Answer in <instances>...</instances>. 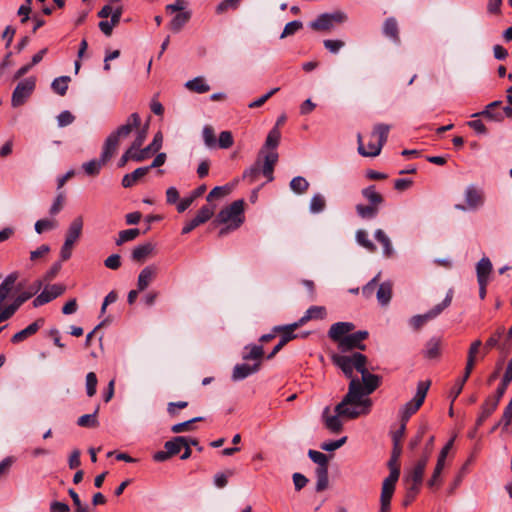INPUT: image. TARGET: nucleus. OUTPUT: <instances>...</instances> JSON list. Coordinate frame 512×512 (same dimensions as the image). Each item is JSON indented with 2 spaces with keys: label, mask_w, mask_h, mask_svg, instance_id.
Wrapping results in <instances>:
<instances>
[{
  "label": "nucleus",
  "mask_w": 512,
  "mask_h": 512,
  "mask_svg": "<svg viewBox=\"0 0 512 512\" xmlns=\"http://www.w3.org/2000/svg\"><path fill=\"white\" fill-rule=\"evenodd\" d=\"M302 27H303V24L299 20H294V21L287 23L283 29V32H282L280 38H285V37L295 34Z\"/></svg>",
  "instance_id": "nucleus-56"
},
{
  "label": "nucleus",
  "mask_w": 512,
  "mask_h": 512,
  "mask_svg": "<svg viewBox=\"0 0 512 512\" xmlns=\"http://www.w3.org/2000/svg\"><path fill=\"white\" fill-rule=\"evenodd\" d=\"M154 249L155 246L150 242L138 245L133 249L131 259L135 262L143 263L152 255Z\"/></svg>",
  "instance_id": "nucleus-21"
},
{
  "label": "nucleus",
  "mask_w": 512,
  "mask_h": 512,
  "mask_svg": "<svg viewBox=\"0 0 512 512\" xmlns=\"http://www.w3.org/2000/svg\"><path fill=\"white\" fill-rule=\"evenodd\" d=\"M355 328V325L351 322H337L331 325L328 336L337 344L346 337Z\"/></svg>",
  "instance_id": "nucleus-13"
},
{
  "label": "nucleus",
  "mask_w": 512,
  "mask_h": 512,
  "mask_svg": "<svg viewBox=\"0 0 512 512\" xmlns=\"http://www.w3.org/2000/svg\"><path fill=\"white\" fill-rule=\"evenodd\" d=\"M390 127L386 124H377L371 135L370 140L365 148L362 142L361 134H358V152L365 157H376L380 154L383 145L386 143L388 138Z\"/></svg>",
  "instance_id": "nucleus-5"
},
{
  "label": "nucleus",
  "mask_w": 512,
  "mask_h": 512,
  "mask_svg": "<svg viewBox=\"0 0 512 512\" xmlns=\"http://www.w3.org/2000/svg\"><path fill=\"white\" fill-rule=\"evenodd\" d=\"M325 207H326L325 197L320 193L313 195V197L311 198V201H310V205H309L310 212L313 214L320 213L325 209Z\"/></svg>",
  "instance_id": "nucleus-46"
},
{
  "label": "nucleus",
  "mask_w": 512,
  "mask_h": 512,
  "mask_svg": "<svg viewBox=\"0 0 512 512\" xmlns=\"http://www.w3.org/2000/svg\"><path fill=\"white\" fill-rule=\"evenodd\" d=\"M234 474L233 470L217 473L214 476V484L218 488H224L228 483V478Z\"/></svg>",
  "instance_id": "nucleus-62"
},
{
  "label": "nucleus",
  "mask_w": 512,
  "mask_h": 512,
  "mask_svg": "<svg viewBox=\"0 0 512 512\" xmlns=\"http://www.w3.org/2000/svg\"><path fill=\"white\" fill-rule=\"evenodd\" d=\"M74 120H75L74 115L68 110L62 111L57 116V122H58L59 127L68 126V125L72 124L74 122Z\"/></svg>",
  "instance_id": "nucleus-63"
},
{
  "label": "nucleus",
  "mask_w": 512,
  "mask_h": 512,
  "mask_svg": "<svg viewBox=\"0 0 512 512\" xmlns=\"http://www.w3.org/2000/svg\"><path fill=\"white\" fill-rule=\"evenodd\" d=\"M308 456L318 465L317 468H328V457L324 453L316 450H309Z\"/></svg>",
  "instance_id": "nucleus-48"
},
{
  "label": "nucleus",
  "mask_w": 512,
  "mask_h": 512,
  "mask_svg": "<svg viewBox=\"0 0 512 512\" xmlns=\"http://www.w3.org/2000/svg\"><path fill=\"white\" fill-rule=\"evenodd\" d=\"M203 418L202 417H195L193 419H190L188 421H185V422H182V423H178V424H175L171 427V431L173 433H181V432H185V431H190L193 429V423L195 422H198V421H202Z\"/></svg>",
  "instance_id": "nucleus-54"
},
{
  "label": "nucleus",
  "mask_w": 512,
  "mask_h": 512,
  "mask_svg": "<svg viewBox=\"0 0 512 512\" xmlns=\"http://www.w3.org/2000/svg\"><path fill=\"white\" fill-rule=\"evenodd\" d=\"M98 408L92 414H85L78 418L77 424L80 427H96L98 425L97 415Z\"/></svg>",
  "instance_id": "nucleus-50"
},
{
  "label": "nucleus",
  "mask_w": 512,
  "mask_h": 512,
  "mask_svg": "<svg viewBox=\"0 0 512 512\" xmlns=\"http://www.w3.org/2000/svg\"><path fill=\"white\" fill-rule=\"evenodd\" d=\"M453 445V439H451L444 447L443 449L441 450L439 456H438V460H437V464H436V474H441L443 468H444V465H445V459L447 457V454L449 452V450L451 449Z\"/></svg>",
  "instance_id": "nucleus-52"
},
{
  "label": "nucleus",
  "mask_w": 512,
  "mask_h": 512,
  "mask_svg": "<svg viewBox=\"0 0 512 512\" xmlns=\"http://www.w3.org/2000/svg\"><path fill=\"white\" fill-rule=\"evenodd\" d=\"M185 87L196 93H206L210 90V86L205 82L203 77H196L187 81Z\"/></svg>",
  "instance_id": "nucleus-38"
},
{
  "label": "nucleus",
  "mask_w": 512,
  "mask_h": 512,
  "mask_svg": "<svg viewBox=\"0 0 512 512\" xmlns=\"http://www.w3.org/2000/svg\"><path fill=\"white\" fill-rule=\"evenodd\" d=\"M482 346L481 340L477 339L474 342L471 343L470 348L468 350L467 355V363L465 370H467L468 373H471L474 369L475 363H476V355L479 353L480 347Z\"/></svg>",
  "instance_id": "nucleus-31"
},
{
  "label": "nucleus",
  "mask_w": 512,
  "mask_h": 512,
  "mask_svg": "<svg viewBox=\"0 0 512 512\" xmlns=\"http://www.w3.org/2000/svg\"><path fill=\"white\" fill-rule=\"evenodd\" d=\"M302 326L298 321L284 326H275L273 328L274 332L281 333V339L287 343H289L291 340L295 339L297 335L294 333L297 328Z\"/></svg>",
  "instance_id": "nucleus-24"
},
{
  "label": "nucleus",
  "mask_w": 512,
  "mask_h": 512,
  "mask_svg": "<svg viewBox=\"0 0 512 512\" xmlns=\"http://www.w3.org/2000/svg\"><path fill=\"white\" fill-rule=\"evenodd\" d=\"M395 489L382 485L381 496H380V508L383 510H390V503Z\"/></svg>",
  "instance_id": "nucleus-49"
},
{
  "label": "nucleus",
  "mask_w": 512,
  "mask_h": 512,
  "mask_svg": "<svg viewBox=\"0 0 512 512\" xmlns=\"http://www.w3.org/2000/svg\"><path fill=\"white\" fill-rule=\"evenodd\" d=\"M65 290L66 287L62 284L47 285L43 291L34 298L32 302L33 307L37 308L51 302L61 296Z\"/></svg>",
  "instance_id": "nucleus-11"
},
{
  "label": "nucleus",
  "mask_w": 512,
  "mask_h": 512,
  "mask_svg": "<svg viewBox=\"0 0 512 512\" xmlns=\"http://www.w3.org/2000/svg\"><path fill=\"white\" fill-rule=\"evenodd\" d=\"M44 323V318H38L33 323L28 325L25 329L15 333L11 338V342L17 344L26 340L28 337L37 333V331L44 325Z\"/></svg>",
  "instance_id": "nucleus-17"
},
{
  "label": "nucleus",
  "mask_w": 512,
  "mask_h": 512,
  "mask_svg": "<svg viewBox=\"0 0 512 512\" xmlns=\"http://www.w3.org/2000/svg\"><path fill=\"white\" fill-rule=\"evenodd\" d=\"M19 278L18 272H12L9 275H7L3 282L0 284V306L4 303V301L7 299L9 294L14 289L16 282Z\"/></svg>",
  "instance_id": "nucleus-18"
},
{
  "label": "nucleus",
  "mask_w": 512,
  "mask_h": 512,
  "mask_svg": "<svg viewBox=\"0 0 512 512\" xmlns=\"http://www.w3.org/2000/svg\"><path fill=\"white\" fill-rule=\"evenodd\" d=\"M104 148L102 149V153L100 159L91 160L83 163L82 168L84 172L89 176H96L100 173V170L104 164H106L111 158L104 157Z\"/></svg>",
  "instance_id": "nucleus-22"
},
{
  "label": "nucleus",
  "mask_w": 512,
  "mask_h": 512,
  "mask_svg": "<svg viewBox=\"0 0 512 512\" xmlns=\"http://www.w3.org/2000/svg\"><path fill=\"white\" fill-rule=\"evenodd\" d=\"M441 341L438 338H432L426 343L424 356L428 359L437 358L440 355Z\"/></svg>",
  "instance_id": "nucleus-40"
},
{
  "label": "nucleus",
  "mask_w": 512,
  "mask_h": 512,
  "mask_svg": "<svg viewBox=\"0 0 512 512\" xmlns=\"http://www.w3.org/2000/svg\"><path fill=\"white\" fill-rule=\"evenodd\" d=\"M309 188V182L301 176L294 177L290 181V189L296 194H304Z\"/></svg>",
  "instance_id": "nucleus-43"
},
{
  "label": "nucleus",
  "mask_w": 512,
  "mask_h": 512,
  "mask_svg": "<svg viewBox=\"0 0 512 512\" xmlns=\"http://www.w3.org/2000/svg\"><path fill=\"white\" fill-rule=\"evenodd\" d=\"M356 240L359 245L364 247L369 252H375L376 246L374 243L369 239V235L365 230H358L356 232Z\"/></svg>",
  "instance_id": "nucleus-47"
},
{
  "label": "nucleus",
  "mask_w": 512,
  "mask_h": 512,
  "mask_svg": "<svg viewBox=\"0 0 512 512\" xmlns=\"http://www.w3.org/2000/svg\"><path fill=\"white\" fill-rule=\"evenodd\" d=\"M383 34L390 38L394 43H400L399 27L394 17H389L384 21Z\"/></svg>",
  "instance_id": "nucleus-23"
},
{
  "label": "nucleus",
  "mask_w": 512,
  "mask_h": 512,
  "mask_svg": "<svg viewBox=\"0 0 512 512\" xmlns=\"http://www.w3.org/2000/svg\"><path fill=\"white\" fill-rule=\"evenodd\" d=\"M346 18V15L340 11L335 13H324L311 22L310 27L316 31H328L335 24L343 23Z\"/></svg>",
  "instance_id": "nucleus-8"
},
{
  "label": "nucleus",
  "mask_w": 512,
  "mask_h": 512,
  "mask_svg": "<svg viewBox=\"0 0 512 512\" xmlns=\"http://www.w3.org/2000/svg\"><path fill=\"white\" fill-rule=\"evenodd\" d=\"M363 197L368 201L370 205H373L380 209V206L384 202L383 196L376 191L375 185H370L362 190Z\"/></svg>",
  "instance_id": "nucleus-26"
},
{
  "label": "nucleus",
  "mask_w": 512,
  "mask_h": 512,
  "mask_svg": "<svg viewBox=\"0 0 512 512\" xmlns=\"http://www.w3.org/2000/svg\"><path fill=\"white\" fill-rule=\"evenodd\" d=\"M244 350V360H256L261 364V359L264 355V349L261 345H248Z\"/></svg>",
  "instance_id": "nucleus-34"
},
{
  "label": "nucleus",
  "mask_w": 512,
  "mask_h": 512,
  "mask_svg": "<svg viewBox=\"0 0 512 512\" xmlns=\"http://www.w3.org/2000/svg\"><path fill=\"white\" fill-rule=\"evenodd\" d=\"M186 445H187V437L177 436V437H174L172 440L167 441L164 444V448L166 450H168V454H170V456L172 457L174 455H177L181 451L183 446H186Z\"/></svg>",
  "instance_id": "nucleus-30"
},
{
  "label": "nucleus",
  "mask_w": 512,
  "mask_h": 512,
  "mask_svg": "<svg viewBox=\"0 0 512 512\" xmlns=\"http://www.w3.org/2000/svg\"><path fill=\"white\" fill-rule=\"evenodd\" d=\"M323 44L324 47L333 54L338 53L339 50L345 46V42L342 40L327 39L324 40Z\"/></svg>",
  "instance_id": "nucleus-64"
},
{
  "label": "nucleus",
  "mask_w": 512,
  "mask_h": 512,
  "mask_svg": "<svg viewBox=\"0 0 512 512\" xmlns=\"http://www.w3.org/2000/svg\"><path fill=\"white\" fill-rule=\"evenodd\" d=\"M326 315V309L322 306H312L310 307L305 315L299 319V323L301 325L305 324L307 321L311 319H323Z\"/></svg>",
  "instance_id": "nucleus-35"
},
{
  "label": "nucleus",
  "mask_w": 512,
  "mask_h": 512,
  "mask_svg": "<svg viewBox=\"0 0 512 512\" xmlns=\"http://www.w3.org/2000/svg\"><path fill=\"white\" fill-rule=\"evenodd\" d=\"M368 337L367 331H357L349 333L338 343V349L345 353L354 349L364 350L365 345L362 343Z\"/></svg>",
  "instance_id": "nucleus-10"
},
{
  "label": "nucleus",
  "mask_w": 512,
  "mask_h": 512,
  "mask_svg": "<svg viewBox=\"0 0 512 512\" xmlns=\"http://www.w3.org/2000/svg\"><path fill=\"white\" fill-rule=\"evenodd\" d=\"M281 139V132L277 127H273L267 135L264 147L261 150L269 149L275 151ZM265 153V151H263Z\"/></svg>",
  "instance_id": "nucleus-37"
},
{
  "label": "nucleus",
  "mask_w": 512,
  "mask_h": 512,
  "mask_svg": "<svg viewBox=\"0 0 512 512\" xmlns=\"http://www.w3.org/2000/svg\"><path fill=\"white\" fill-rule=\"evenodd\" d=\"M360 374L362 381L357 377L350 380L348 392L335 407V415L329 414L330 407L328 406L323 410L324 425L332 433L342 431L341 419L352 420L371 412L373 402L368 396L380 386L381 377L370 373L366 366Z\"/></svg>",
  "instance_id": "nucleus-1"
},
{
  "label": "nucleus",
  "mask_w": 512,
  "mask_h": 512,
  "mask_svg": "<svg viewBox=\"0 0 512 512\" xmlns=\"http://www.w3.org/2000/svg\"><path fill=\"white\" fill-rule=\"evenodd\" d=\"M427 463L428 455H423L409 472L408 476L406 477V482L420 486Z\"/></svg>",
  "instance_id": "nucleus-14"
},
{
  "label": "nucleus",
  "mask_w": 512,
  "mask_h": 512,
  "mask_svg": "<svg viewBox=\"0 0 512 512\" xmlns=\"http://www.w3.org/2000/svg\"><path fill=\"white\" fill-rule=\"evenodd\" d=\"M35 89V78L29 77L19 82L12 94V106L18 107L25 103Z\"/></svg>",
  "instance_id": "nucleus-9"
},
{
  "label": "nucleus",
  "mask_w": 512,
  "mask_h": 512,
  "mask_svg": "<svg viewBox=\"0 0 512 512\" xmlns=\"http://www.w3.org/2000/svg\"><path fill=\"white\" fill-rule=\"evenodd\" d=\"M430 384V381H420L418 383L414 398L407 402L401 409V422H407L409 418L422 406Z\"/></svg>",
  "instance_id": "nucleus-7"
},
{
  "label": "nucleus",
  "mask_w": 512,
  "mask_h": 512,
  "mask_svg": "<svg viewBox=\"0 0 512 512\" xmlns=\"http://www.w3.org/2000/svg\"><path fill=\"white\" fill-rule=\"evenodd\" d=\"M465 200L469 208H477L483 204L482 195L474 188L469 187L465 192Z\"/></svg>",
  "instance_id": "nucleus-33"
},
{
  "label": "nucleus",
  "mask_w": 512,
  "mask_h": 512,
  "mask_svg": "<svg viewBox=\"0 0 512 512\" xmlns=\"http://www.w3.org/2000/svg\"><path fill=\"white\" fill-rule=\"evenodd\" d=\"M83 226V216L79 215L75 217L69 224V227L65 235V242L75 245L82 235Z\"/></svg>",
  "instance_id": "nucleus-15"
},
{
  "label": "nucleus",
  "mask_w": 512,
  "mask_h": 512,
  "mask_svg": "<svg viewBox=\"0 0 512 512\" xmlns=\"http://www.w3.org/2000/svg\"><path fill=\"white\" fill-rule=\"evenodd\" d=\"M156 274H157V267L154 265H149V266H146L144 269H142L138 276V281H137L138 290L139 291L145 290L150 285V283L154 280V278L156 277Z\"/></svg>",
  "instance_id": "nucleus-19"
},
{
  "label": "nucleus",
  "mask_w": 512,
  "mask_h": 512,
  "mask_svg": "<svg viewBox=\"0 0 512 512\" xmlns=\"http://www.w3.org/2000/svg\"><path fill=\"white\" fill-rule=\"evenodd\" d=\"M497 407V400H490L487 398L481 406L480 414L482 415V418L488 419Z\"/></svg>",
  "instance_id": "nucleus-57"
},
{
  "label": "nucleus",
  "mask_w": 512,
  "mask_h": 512,
  "mask_svg": "<svg viewBox=\"0 0 512 512\" xmlns=\"http://www.w3.org/2000/svg\"><path fill=\"white\" fill-rule=\"evenodd\" d=\"M57 227V221L53 219H41L35 223V231L38 234H42L45 231L55 229Z\"/></svg>",
  "instance_id": "nucleus-51"
},
{
  "label": "nucleus",
  "mask_w": 512,
  "mask_h": 512,
  "mask_svg": "<svg viewBox=\"0 0 512 512\" xmlns=\"http://www.w3.org/2000/svg\"><path fill=\"white\" fill-rule=\"evenodd\" d=\"M233 136L230 131H222L219 135L218 146L222 149H228L233 145Z\"/></svg>",
  "instance_id": "nucleus-60"
},
{
  "label": "nucleus",
  "mask_w": 512,
  "mask_h": 512,
  "mask_svg": "<svg viewBox=\"0 0 512 512\" xmlns=\"http://www.w3.org/2000/svg\"><path fill=\"white\" fill-rule=\"evenodd\" d=\"M244 200H236L223 208L217 215L216 222L227 224L219 231L220 236L226 235L230 230L239 228L244 222Z\"/></svg>",
  "instance_id": "nucleus-3"
},
{
  "label": "nucleus",
  "mask_w": 512,
  "mask_h": 512,
  "mask_svg": "<svg viewBox=\"0 0 512 512\" xmlns=\"http://www.w3.org/2000/svg\"><path fill=\"white\" fill-rule=\"evenodd\" d=\"M277 161L278 153L276 151H269L264 154L263 150H261L255 164L244 171L243 178L248 179L250 182H254L258 175L262 173L268 181H272L274 179V166Z\"/></svg>",
  "instance_id": "nucleus-2"
},
{
  "label": "nucleus",
  "mask_w": 512,
  "mask_h": 512,
  "mask_svg": "<svg viewBox=\"0 0 512 512\" xmlns=\"http://www.w3.org/2000/svg\"><path fill=\"white\" fill-rule=\"evenodd\" d=\"M97 377L94 372H89L86 376V392L89 397L96 394Z\"/></svg>",
  "instance_id": "nucleus-58"
},
{
  "label": "nucleus",
  "mask_w": 512,
  "mask_h": 512,
  "mask_svg": "<svg viewBox=\"0 0 512 512\" xmlns=\"http://www.w3.org/2000/svg\"><path fill=\"white\" fill-rule=\"evenodd\" d=\"M471 373H468L467 370L464 371V375L461 379L457 380L456 384L452 388L450 392V396L452 398V401H455V399L460 395V393L463 390L464 384L470 377Z\"/></svg>",
  "instance_id": "nucleus-55"
},
{
  "label": "nucleus",
  "mask_w": 512,
  "mask_h": 512,
  "mask_svg": "<svg viewBox=\"0 0 512 512\" xmlns=\"http://www.w3.org/2000/svg\"><path fill=\"white\" fill-rule=\"evenodd\" d=\"M375 239L383 246V254L385 257L393 255V247L389 237L382 229H377L375 232Z\"/></svg>",
  "instance_id": "nucleus-36"
},
{
  "label": "nucleus",
  "mask_w": 512,
  "mask_h": 512,
  "mask_svg": "<svg viewBox=\"0 0 512 512\" xmlns=\"http://www.w3.org/2000/svg\"><path fill=\"white\" fill-rule=\"evenodd\" d=\"M315 474L317 478L316 491L321 492L328 487V468H316Z\"/></svg>",
  "instance_id": "nucleus-45"
},
{
  "label": "nucleus",
  "mask_w": 512,
  "mask_h": 512,
  "mask_svg": "<svg viewBox=\"0 0 512 512\" xmlns=\"http://www.w3.org/2000/svg\"><path fill=\"white\" fill-rule=\"evenodd\" d=\"M356 212L359 217L362 219H373L375 218L379 213V208L373 206V205H363V204H357Z\"/></svg>",
  "instance_id": "nucleus-41"
},
{
  "label": "nucleus",
  "mask_w": 512,
  "mask_h": 512,
  "mask_svg": "<svg viewBox=\"0 0 512 512\" xmlns=\"http://www.w3.org/2000/svg\"><path fill=\"white\" fill-rule=\"evenodd\" d=\"M150 167H139L132 173L124 175L122 179V186L124 188L132 187L138 180L143 178L149 172Z\"/></svg>",
  "instance_id": "nucleus-25"
},
{
  "label": "nucleus",
  "mask_w": 512,
  "mask_h": 512,
  "mask_svg": "<svg viewBox=\"0 0 512 512\" xmlns=\"http://www.w3.org/2000/svg\"><path fill=\"white\" fill-rule=\"evenodd\" d=\"M140 235V230L137 228L122 230L119 232L116 239V245L120 246L126 242L136 239Z\"/></svg>",
  "instance_id": "nucleus-44"
},
{
  "label": "nucleus",
  "mask_w": 512,
  "mask_h": 512,
  "mask_svg": "<svg viewBox=\"0 0 512 512\" xmlns=\"http://www.w3.org/2000/svg\"><path fill=\"white\" fill-rule=\"evenodd\" d=\"M202 136H203L204 143L207 147L213 148L216 146V137H215V132H214V129L212 126H210V125L204 126L203 131H202Z\"/></svg>",
  "instance_id": "nucleus-53"
},
{
  "label": "nucleus",
  "mask_w": 512,
  "mask_h": 512,
  "mask_svg": "<svg viewBox=\"0 0 512 512\" xmlns=\"http://www.w3.org/2000/svg\"><path fill=\"white\" fill-rule=\"evenodd\" d=\"M505 328L503 326L499 327L496 332L486 341L485 348L491 349L498 345L499 340L504 335Z\"/></svg>",
  "instance_id": "nucleus-61"
},
{
  "label": "nucleus",
  "mask_w": 512,
  "mask_h": 512,
  "mask_svg": "<svg viewBox=\"0 0 512 512\" xmlns=\"http://www.w3.org/2000/svg\"><path fill=\"white\" fill-rule=\"evenodd\" d=\"M259 368H260L259 362L255 363L254 365H249V364H245V363L237 364L233 369L232 379L234 381L243 380L246 377H248L249 375L256 373L259 370Z\"/></svg>",
  "instance_id": "nucleus-20"
},
{
  "label": "nucleus",
  "mask_w": 512,
  "mask_h": 512,
  "mask_svg": "<svg viewBox=\"0 0 512 512\" xmlns=\"http://www.w3.org/2000/svg\"><path fill=\"white\" fill-rule=\"evenodd\" d=\"M69 81V76H61L53 80L51 87L55 93L64 96L67 92Z\"/></svg>",
  "instance_id": "nucleus-42"
},
{
  "label": "nucleus",
  "mask_w": 512,
  "mask_h": 512,
  "mask_svg": "<svg viewBox=\"0 0 512 512\" xmlns=\"http://www.w3.org/2000/svg\"><path fill=\"white\" fill-rule=\"evenodd\" d=\"M190 18H191L190 11H184V12L177 13L170 21L169 29L174 33L180 32L182 30V28L189 22Z\"/></svg>",
  "instance_id": "nucleus-27"
},
{
  "label": "nucleus",
  "mask_w": 512,
  "mask_h": 512,
  "mask_svg": "<svg viewBox=\"0 0 512 512\" xmlns=\"http://www.w3.org/2000/svg\"><path fill=\"white\" fill-rule=\"evenodd\" d=\"M141 119L138 113H132L126 124L119 126L114 132H112L104 142V157L112 158L117 151V147L120 139H124L130 135L133 128L140 126Z\"/></svg>",
  "instance_id": "nucleus-4"
},
{
  "label": "nucleus",
  "mask_w": 512,
  "mask_h": 512,
  "mask_svg": "<svg viewBox=\"0 0 512 512\" xmlns=\"http://www.w3.org/2000/svg\"><path fill=\"white\" fill-rule=\"evenodd\" d=\"M492 268V263L488 257L481 258L476 265L477 281H489Z\"/></svg>",
  "instance_id": "nucleus-28"
},
{
  "label": "nucleus",
  "mask_w": 512,
  "mask_h": 512,
  "mask_svg": "<svg viewBox=\"0 0 512 512\" xmlns=\"http://www.w3.org/2000/svg\"><path fill=\"white\" fill-rule=\"evenodd\" d=\"M214 214V208L204 205L198 211L197 215L182 228V234H188L199 225L207 222Z\"/></svg>",
  "instance_id": "nucleus-12"
},
{
  "label": "nucleus",
  "mask_w": 512,
  "mask_h": 512,
  "mask_svg": "<svg viewBox=\"0 0 512 512\" xmlns=\"http://www.w3.org/2000/svg\"><path fill=\"white\" fill-rule=\"evenodd\" d=\"M376 297H377L378 302L382 306L387 305L390 302L391 297H392V283L389 281H386V282H383L382 284H380L378 287L377 293H376Z\"/></svg>",
  "instance_id": "nucleus-29"
},
{
  "label": "nucleus",
  "mask_w": 512,
  "mask_h": 512,
  "mask_svg": "<svg viewBox=\"0 0 512 512\" xmlns=\"http://www.w3.org/2000/svg\"><path fill=\"white\" fill-rule=\"evenodd\" d=\"M346 441H347V437L344 436L338 440L324 442L321 444L320 447L324 451L331 452V451H335V450L339 449L340 447H342L346 443Z\"/></svg>",
  "instance_id": "nucleus-59"
},
{
  "label": "nucleus",
  "mask_w": 512,
  "mask_h": 512,
  "mask_svg": "<svg viewBox=\"0 0 512 512\" xmlns=\"http://www.w3.org/2000/svg\"><path fill=\"white\" fill-rule=\"evenodd\" d=\"M501 104V101H493L489 103L483 111L473 114L472 117L481 116L495 122H502L504 120V116L501 110H499Z\"/></svg>",
  "instance_id": "nucleus-16"
},
{
  "label": "nucleus",
  "mask_w": 512,
  "mask_h": 512,
  "mask_svg": "<svg viewBox=\"0 0 512 512\" xmlns=\"http://www.w3.org/2000/svg\"><path fill=\"white\" fill-rule=\"evenodd\" d=\"M331 360L350 380L355 378L354 370L360 373L367 364V357L360 352H353L349 355L334 353Z\"/></svg>",
  "instance_id": "nucleus-6"
},
{
  "label": "nucleus",
  "mask_w": 512,
  "mask_h": 512,
  "mask_svg": "<svg viewBox=\"0 0 512 512\" xmlns=\"http://www.w3.org/2000/svg\"><path fill=\"white\" fill-rule=\"evenodd\" d=\"M42 286L43 282L41 280H36L31 283L25 290H22L24 287L23 284L19 283L17 285V290L19 291L20 295L28 301L41 290Z\"/></svg>",
  "instance_id": "nucleus-32"
},
{
  "label": "nucleus",
  "mask_w": 512,
  "mask_h": 512,
  "mask_svg": "<svg viewBox=\"0 0 512 512\" xmlns=\"http://www.w3.org/2000/svg\"><path fill=\"white\" fill-rule=\"evenodd\" d=\"M452 297H453V292L450 290V291H448L445 299L441 303L437 304L436 306H434L432 309H430L427 312L428 318H430L432 320V319L436 318L438 315H440L444 309H446L447 307L450 306V304L452 302Z\"/></svg>",
  "instance_id": "nucleus-39"
}]
</instances>
